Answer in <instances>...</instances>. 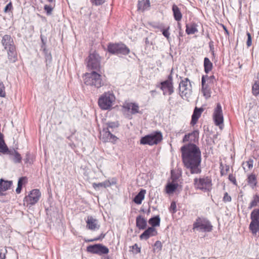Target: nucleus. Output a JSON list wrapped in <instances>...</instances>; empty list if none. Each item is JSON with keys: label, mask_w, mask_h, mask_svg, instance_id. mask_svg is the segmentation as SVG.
I'll return each instance as SVG.
<instances>
[{"label": "nucleus", "mask_w": 259, "mask_h": 259, "mask_svg": "<svg viewBox=\"0 0 259 259\" xmlns=\"http://www.w3.org/2000/svg\"><path fill=\"white\" fill-rule=\"evenodd\" d=\"M181 151L185 167L191 174H200L201 154L199 148L195 144L189 143L181 147Z\"/></svg>", "instance_id": "1"}, {"label": "nucleus", "mask_w": 259, "mask_h": 259, "mask_svg": "<svg viewBox=\"0 0 259 259\" xmlns=\"http://www.w3.org/2000/svg\"><path fill=\"white\" fill-rule=\"evenodd\" d=\"M84 83L87 85L94 86L97 89L107 85L106 76L102 75L96 71L85 74Z\"/></svg>", "instance_id": "2"}, {"label": "nucleus", "mask_w": 259, "mask_h": 259, "mask_svg": "<svg viewBox=\"0 0 259 259\" xmlns=\"http://www.w3.org/2000/svg\"><path fill=\"white\" fill-rule=\"evenodd\" d=\"M2 44L5 49L8 52V56L9 60L14 62L17 59L15 46L13 39L10 35H5L2 39Z\"/></svg>", "instance_id": "3"}, {"label": "nucleus", "mask_w": 259, "mask_h": 259, "mask_svg": "<svg viewBox=\"0 0 259 259\" xmlns=\"http://www.w3.org/2000/svg\"><path fill=\"white\" fill-rule=\"evenodd\" d=\"M115 97L112 92H105L99 98L98 103L102 110H109L115 102Z\"/></svg>", "instance_id": "4"}, {"label": "nucleus", "mask_w": 259, "mask_h": 259, "mask_svg": "<svg viewBox=\"0 0 259 259\" xmlns=\"http://www.w3.org/2000/svg\"><path fill=\"white\" fill-rule=\"evenodd\" d=\"M251 222L249 229L254 236L259 237V209H254L250 213Z\"/></svg>", "instance_id": "5"}, {"label": "nucleus", "mask_w": 259, "mask_h": 259, "mask_svg": "<svg viewBox=\"0 0 259 259\" xmlns=\"http://www.w3.org/2000/svg\"><path fill=\"white\" fill-rule=\"evenodd\" d=\"M162 140V134L160 131H155L143 137L140 139L141 145L150 146L156 145Z\"/></svg>", "instance_id": "6"}, {"label": "nucleus", "mask_w": 259, "mask_h": 259, "mask_svg": "<svg viewBox=\"0 0 259 259\" xmlns=\"http://www.w3.org/2000/svg\"><path fill=\"white\" fill-rule=\"evenodd\" d=\"M193 229L199 232H209L212 229V226L207 219L198 217L193 224Z\"/></svg>", "instance_id": "7"}, {"label": "nucleus", "mask_w": 259, "mask_h": 259, "mask_svg": "<svg viewBox=\"0 0 259 259\" xmlns=\"http://www.w3.org/2000/svg\"><path fill=\"white\" fill-rule=\"evenodd\" d=\"M108 52L113 55H126L130 52V50L123 43H109L107 46Z\"/></svg>", "instance_id": "8"}, {"label": "nucleus", "mask_w": 259, "mask_h": 259, "mask_svg": "<svg viewBox=\"0 0 259 259\" xmlns=\"http://www.w3.org/2000/svg\"><path fill=\"white\" fill-rule=\"evenodd\" d=\"M180 95L184 99L187 100L192 94V85L188 78L182 80L179 83Z\"/></svg>", "instance_id": "9"}, {"label": "nucleus", "mask_w": 259, "mask_h": 259, "mask_svg": "<svg viewBox=\"0 0 259 259\" xmlns=\"http://www.w3.org/2000/svg\"><path fill=\"white\" fill-rule=\"evenodd\" d=\"M89 69L99 71L101 68V57L96 52L90 54L87 59Z\"/></svg>", "instance_id": "10"}, {"label": "nucleus", "mask_w": 259, "mask_h": 259, "mask_svg": "<svg viewBox=\"0 0 259 259\" xmlns=\"http://www.w3.org/2000/svg\"><path fill=\"white\" fill-rule=\"evenodd\" d=\"M172 70H171V73H172ZM159 87L163 91V94L164 95H165L167 93L170 95L174 93V90L171 73L168 76L167 79L160 82Z\"/></svg>", "instance_id": "11"}, {"label": "nucleus", "mask_w": 259, "mask_h": 259, "mask_svg": "<svg viewBox=\"0 0 259 259\" xmlns=\"http://www.w3.org/2000/svg\"><path fill=\"white\" fill-rule=\"evenodd\" d=\"M87 250L89 252L99 255L107 254L109 251L108 247L100 243L89 245L87 248Z\"/></svg>", "instance_id": "12"}, {"label": "nucleus", "mask_w": 259, "mask_h": 259, "mask_svg": "<svg viewBox=\"0 0 259 259\" xmlns=\"http://www.w3.org/2000/svg\"><path fill=\"white\" fill-rule=\"evenodd\" d=\"M41 196V193L38 189H33L25 197L24 201L27 204L33 205L37 202Z\"/></svg>", "instance_id": "13"}, {"label": "nucleus", "mask_w": 259, "mask_h": 259, "mask_svg": "<svg viewBox=\"0 0 259 259\" xmlns=\"http://www.w3.org/2000/svg\"><path fill=\"white\" fill-rule=\"evenodd\" d=\"M112 132L113 131L109 130V128H104L100 133V139L104 142H115L117 138Z\"/></svg>", "instance_id": "14"}, {"label": "nucleus", "mask_w": 259, "mask_h": 259, "mask_svg": "<svg viewBox=\"0 0 259 259\" xmlns=\"http://www.w3.org/2000/svg\"><path fill=\"white\" fill-rule=\"evenodd\" d=\"M194 185L199 189L208 190L211 186V181L208 177L194 179Z\"/></svg>", "instance_id": "15"}, {"label": "nucleus", "mask_w": 259, "mask_h": 259, "mask_svg": "<svg viewBox=\"0 0 259 259\" xmlns=\"http://www.w3.org/2000/svg\"><path fill=\"white\" fill-rule=\"evenodd\" d=\"M213 119L216 125H220L223 123L224 117L223 111L222 106L219 103L217 104L216 107L214 109Z\"/></svg>", "instance_id": "16"}, {"label": "nucleus", "mask_w": 259, "mask_h": 259, "mask_svg": "<svg viewBox=\"0 0 259 259\" xmlns=\"http://www.w3.org/2000/svg\"><path fill=\"white\" fill-rule=\"evenodd\" d=\"M87 228L92 231H96L100 228V225L97 219L89 215L86 220Z\"/></svg>", "instance_id": "17"}, {"label": "nucleus", "mask_w": 259, "mask_h": 259, "mask_svg": "<svg viewBox=\"0 0 259 259\" xmlns=\"http://www.w3.org/2000/svg\"><path fill=\"white\" fill-rule=\"evenodd\" d=\"M157 234V231L156 229L153 227H148L144 232L140 236V239L147 240L150 237L156 236Z\"/></svg>", "instance_id": "18"}, {"label": "nucleus", "mask_w": 259, "mask_h": 259, "mask_svg": "<svg viewBox=\"0 0 259 259\" xmlns=\"http://www.w3.org/2000/svg\"><path fill=\"white\" fill-rule=\"evenodd\" d=\"M202 111L203 109L201 108H198L197 107L195 108L193 114L192 115V118L191 121V124L192 125H194L197 123Z\"/></svg>", "instance_id": "19"}, {"label": "nucleus", "mask_w": 259, "mask_h": 259, "mask_svg": "<svg viewBox=\"0 0 259 259\" xmlns=\"http://www.w3.org/2000/svg\"><path fill=\"white\" fill-rule=\"evenodd\" d=\"M202 91L203 95L206 98L210 97V89L208 85L205 83V76L203 75L201 78Z\"/></svg>", "instance_id": "20"}, {"label": "nucleus", "mask_w": 259, "mask_h": 259, "mask_svg": "<svg viewBox=\"0 0 259 259\" xmlns=\"http://www.w3.org/2000/svg\"><path fill=\"white\" fill-rule=\"evenodd\" d=\"M146 191L145 189H141L140 192L135 196L133 201L137 204H141L145 198Z\"/></svg>", "instance_id": "21"}, {"label": "nucleus", "mask_w": 259, "mask_h": 259, "mask_svg": "<svg viewBox=\"0 0 259 259\" xmlns=\"http://www.w3.org/2000/svg\"><path fill=\"white\" fill-rule=\"evenodd\" d=\"M115 184V182L112 181V182H110L109 180H106L104 182H103L102 183H93V187L97 190L99 189L100 187H103V188H107L111 186L112 185H114Z\"/></svg>", "instance_id": "22"}, {"label": "nucleus", "mask_w": 259, "mask_h": 259, "mask_svg": "<svg viewBox=\"0 0 259 259\" xmlns=\"http://www.w3.org/2000/svg\"><path fill=\"white\" fill-rule=\"evenodd\" d=\"M13 182L12 181H5L3 179L0 180V192L6 191L10 189Z\"/></svg>", "instance_id": "23"}, {"label": "nucleus", "mask_w": 259, "mask_h": 259, "mask_svg": "<svg viewBox=\"0 0 259 259\" xmlns=\"http://www.w3.org/2000/svg\"><path fill=\"white\" fill-rule=\"evenodd\" d=\"M186 32L188 35L193 34L198 32L197 25L195 23L186 24Z\"/></svg>", "instance_id": "24"}, {"label": "nucleus", "mask_w": 259, "mask_h": 259, "mask_svg": "<svg viewBox=\"0 0 259 259\" xmlns=\"http://www.w3.org/2000/svg\"><path fill=\"white\" fill-rule=\"evenodd\" d=\"M136 226L140 230H144L147 226L146 220L141 215L136 218Z\"/></svg>", "instance_id": "25"}, {"label": "nucleus", "mask_w": 259, "mask_h": 259, "mask_svg": "<svg viewBox=\"0 0 259 259\" xmlns=\"http://www.w3.org/2000/svg\"><path fill=\"white\" fill-rule=\"evenodd\" d=\"M172 11L175 19L178 22L180 21L182 18V14L180 9L176 5L174 4L172 7Z\"/></svg>", "instance_id": "26"}, {"label": "nucleus", "mask_w": 259, "mask_h": 259, "mask_svg": "<svg viewBox=\"0 0 259 259\" xmlns=\"http://www.w3.org/2000/svg\"><path fill=\"white\" fill-rule=\"evenodd\" d=\"M150 6L149 0H142L139 1L138 4V10L142 12L147 10Z\"/></svg>", "instance_id": "27"}, {"label": "nucleus", "mask_w": 259, "mask_h": 259, "mask_svg": "<svg viewBox=\"0 0 259 259\" xmlns=\"http://www.w3.org/2000/svg\"><path fill=\"white\" fill-rule=\"evenodd\" d=\"M43 45L41 46V49H43L44 53L45 56V59L46 62V66H48L52 61V56L50 53L48 52V51L46 49L45 46V43L43 39L41 38Z\"/></svg>", "instance_id": "28"}, {"label": "nucleus", "mask_w": 259, "mask_h": 259, "mask_svg": "<svg viewBox=\"0 0 259 259\" xmlns=\"http://www.w3.org/2000/svg\"><path fill=\"white\" fill-rule=\"evenodd\" d=\"M160 218L159 215H156L150 218L149 221V224L151 226V227L155 228L160 225Z\"/></svg>", "instance_id": "29"}, {"label": "nucleus", "mask_w": 259, "mask_h": 259, "mask_svg": "<svg viewBox=\"0 0 259 259\" xmlns=\"http://www.w3.org/2000/svg\"><path fill=\"white\" fill-rule=\"evenodd\" d=\"M178 184L177 183H169L166 186V191L168 194L172 193L177 189Z\"/></svg>", "instance_id": "30"}, {"label": "nucleus", "mask_w": 259, "mask_h": 259, "mask_svg": "<svg viewBox=\"0 0 259 259\" xmlns=\"http://www.w3.org/2000/svg\"><path fill=\"white\" fill-rule=\"evenodd\" d=\"M154 27L159 29L160 31L162 32L163 36L166 38L167 40L169 42L170 41V33L169 32V26H168L166 28H164L163 27H162V26H156Z\"/></svg>", "instance_id": "31"}, {"label": "nucleus", "mask_w": 259, "mask_h": 259, "mask_svg": "<svg viewBox=\"0 0 259 259\" xmlns=\"http://www.w3.org/2000/svg\"><path fill=\"white\" fill-rule=\"evenodd\" d=\"M204 71L206 73H208L210 72L212 68V63L207 57H205L204 59Z\"/></svg>", "instance_id": "32"}, {"label": "nucleus", "mask_w": 259, "mask_h": 259, "mask_svg": "<svg viewBox=\"0 0 259 259\" xmlns=\"http://www.w3.org/2000/svg\"><path fill=\"white\" fill-rule=\"evenodd\" d=\"M189 134L190 142L191 143H193V144H194V143L198 141L199 132L198 130H195L193 132Z\"/></svg>", "instance_id": "33"}, {"label": "nucleus", "mask_w": 259, "mask_h": 259, "mask_svg": "<svg viewBox=\"0 0 259 259\" xmlns=\"http://www.w3.org/2000/svg\"><path fill=\"white\" fill-rule=\"evenodd\" d=\"M258 203H259V195L255 194L253 196V199L250 202L248 209H251L252 207L256 206Z\"/></svg>", "instance_id": "34"}, {"label": "nucleus", "mask_w": 259, "mask_h": 259, "mask_svg": "<svg viewBox=\"0 0 259 259\" xmlns=\"http://www.w3.org/2000/svg\"><path fill=\"white\" fill-rule=\"evenodd\" d=\"M252 92L253 95L255 96L259 95V80L254 81L252 87Z\"/></svg>", "instance_id": "35"}, {"label": "nucleus", "mask_w": 259, "mask_h": 259, "mask_svg": "<svg viewBox=\"0 0 259 259\" xmlns=\"http://www.w3.org/2000/svg\"><path fill=\"white\" fill-rule=\"evenodd\" d=\"M247 182L248 184L251 185L253 187L255 186L257 183L255 176L253 174L249 175L247 178Z\"/></svg>", "instance_id": "36"}, {"label": "nucleus", "mask_w": 259, "mask_h": 259, "mask_svg": "<svg viewBox=\"0 0 259 259\" xmlns=\"http://www.w3.org/2000/svg\"><path fill=\"white\" fill-rule=\"evenodd\" d=\"M139 112V107L138 104L133 103L131 107V113L132 114H135Z\"/></svg>", "instance_id": "37"}, {"label": "nucleus", "mask_w": 259, "mask_h": 259, "mask_svg": "<svg viewBox=\"0 0 259 259\" xmlns=\"http://www.w3.org/2000/svg\"><path fill=\"white\" fill-rule=\"evenodd\" d=\"M107 127L109 128L110 130H113L114 128H117L119 126V123L117 121L116 122H110L107 123Z\"/></svg>", "instance_id": "38"}, {"label": "nucleus", "mask_w": 259, "mask_h": 259, "mask_svg": "<svg viewBox=\"0 0 259 259\" xmlns=\"http://www.w3.org/2000/svg\"><path fill=\"white\" fill-rule=\"evenodd\" d=\"M22 157L21 155L17 152L14 156L13 161L15 163H20L21 162Z\"/></svg>", "instance_id": "39"}, {"label": "nucleus", "mask_w": 259, "mask_h": 259, "mask_svg": "<svg viewBox=\"0 0 259 259\" xmlns=\"http://www.w3.org/2000/svg\"><path fill=\"white\" fill-rule=\"evenodd\" d=\"M243 168L244 169H246V167H247L248 169H250L253 166V160H249L248 161L246 162L243 164Z\"/></svg>", "instance_id": "40"}, {"label": "nucleus", "mask_w": 259, "mask_h": 259, "mask_svg": "<svg viewBox=\"0 0 259 259\" xmlns=\"http://www.w3.org/2000/svg\"><path fill=\"white\" fill-rule=\"evenodd\" d=\"M53 7L51 5H46L44 6V10L46 11L47 14L50 15L52 14L53 11Z\"/></svg>", "instance_id": "41"}, {"label": "nucleus", "mask_w": 259, "mask_h": 259, "mask_svg": "<svg viewBox=\"0 0 259 259\" xmlns=\"http://www.w3.org/2000/svg\"><path fill=\"white\" fill-rule=\"evenodd\" d=\"M169 211L172 213H174L177 211V205L175 201H172L169 207Z\"/></svg>", "instance_id": "42"}, {"label": "nucleus", "mask_w": 259, "mask_h": 259, "mask_svg": "<svg viewBox=\"0 0 259 259\" xmlns=\"http://www.w3.org/2000/svg\"><path fill=\"white\" fill-rule=\"evenodd\" d=\"M5 95L4 84L2 82L0 81V97H4Z\"/></svg>", "instance_id": "43"}, {"label": "nucleus", "mask_w": 259, "mask_h": 259, "mask_svg": "<svg viewBox=\"0 0 259 259\" xmlns=\"http://www.w3.org/2000/svg\"><path fill=\"white\" fill-rule=\"evenodd\" d=\"M246 35L247 36V40L246 41V45L248 47H250L252 45V38L251 35L249 32H247Z\"/></svg>", "instance_id": "44"}, {"label": "nucleus", "mask_w": 259, "mask_h": 259, "mask_svg": "<svg viewBox=\"0 0 259 259\" xmlns=\"http://www.w3.org/2000/svg\"><path fill=\"white\" fill-rule=\"evenodd\" d=\"M17 151L16 150H15L14 149L9 150L8 148V150L6 152H2V153L4 154L8 153L10 155L14 156L17 153Z\"/></svg>", "instance_id": "45"}, {"label": "nucleus", "mask_w": 259, "mask_h": 259, "mask_svg": "<svg viewBox=\"0 0 259 259\" xmlns=\"http://www.w3.org/2000/svg\"><path fill=\"white\" fill-rule=\"evenodd\" d=\"M132 249L133 250L134 252L136 254L140 253L141 251V248L138 247L137 244H135L134 245H133Z\"/></svg>", "instance_id": "46"}, {"label": "nucleus", "mask_w": 259, "mask_h": 259, "mask_svg": "<svg viewBox=\"0 0 259 259\" xmlns=\"http://www.w3.org/2000/svg\"><path fill=\"white\" fill-rule=\"evenodd\" d=\"M26 180H27L26 178L25 177H21L18 180V184L17 185H20V186L22 187L23 185L26 182Z\"/></svg>", "instance_id": "47"}, {"label": "nucleus", "mask_w": 259, "mask_h": 259, "mask_svg": "<svg viewBox=\"0 0 259 259\" xmlns=\"http://www.w3.org/2000/svg\"><path fill=\"white\" fill-rule=\"evenodd\" d=\"M171 179L172 180V182L174 183H177V181L179 179V176L175 174L172 170L171 171Z\"/></svg>", "instance_id": "48"}, {"label": "nucleus", "mask_w": 259, "mask_h": 259, "mask_svg": "<svg viewBox=\"0 0 259 259\" xmlns=\"http://www.w3.org/2000/svg\"><path fill=\"white\" fill-rule=\"evenodd\" d=\"M231 199H232L231 197L228 195L227 192H226L224 194V196L223 197V201L225 202H230L231 201Z\"/></svg>", "instance_id": "49"}, {"label": "nucleus", "mask_w": 259, "mask_h": 259, "mask_svg": "<svg viewBox=\"0 0 259 259\" xmlns=\"http://www.w3.org/2000/svg\"><path fill=\"white\" fill-rule=\"evenodd\" d=\"M12 9V3L10 2L9 4H8L5 7L4 9V12L5 13H7L11 10Z\"/></svg>", "instance_id": "50"}, {"label": "nucleus", "mask_w": 259, "mask_h": 259, "mask_svg": "<svg viewBox=\"0 0 259 259\" xmlns=\"http://www.w3.org/2000/svg\"><path fill=\"white\" fill-rule=\"evenodd\" d=\"M132 104H133V103H125L123 105V108L128 111L130 110H131V107L132 106Z\"/></svg>", "instance_id": "51"}, {"label": "nucleus", "mask_w": 259, "mask_h": 259, "mask_svg": "<svg viewBox=\"0 0 259 259\" xmlns=\"http://www.w3.org/2000/svg\"><path fill=\"white\" fill-rule=\"evenodd\" d=\"M105 0H92V3L96 6L101 5L103 4Z\"/></svg>", "instance_id": "52"}, {"label": "nucleus", "mask_w": 259, "mask_h": 259, "mask_svg": "<svg viewBox=\"0 0 259 259\" xmlns=\"http://www.w3.org/2000/svg\"><path fill=\"white\" fill-rule=\"evenodd\" d=\"M229 180L232 182L234 184L236 185V181L235 177L232 174H230L229 176Z\"/></svg>", "instance_id": "53"}, {"label": "nucleus", "mask_w": 259, "mask_h": 259, "mask_svg": "<svg viewBox=\"0 0 259 259\" xmlns=\"http://www.w3.org/2000/svg\"><path fill=\"white\" fill-rule=\"evenodd\" d=\"M154 246L161 250L162 248L161 242L160 241H156L154 243Z\"/></svg>", "instance_id": "54"}, {"label": "nucleus", "mask_w": 259, "mask_h": 259, "mask_svg": "<svg viewBox=\"0 0 259 259\" xmlns=\"http://www.w3.org/2000/svg\"><path fill=\"white\" fill-rule=\"evenodd\" d=\"M205 76V79H207L210 82L213 83L214 80H215L214 76L213 75H211L210 76H208V75H204Z\"/></svg>", "instance_id": "55"}, {"label": "nucleus", "mask_w": 259, "mask_h": 259, "mask_svg": "<svg viewBox=\"0 0 259 259\" xmlns=\"http://www.w3.org/2000/svg\"><path fill=\"white\" fill-rule=\"evenodd\" d=\"M105 234L102 233L99 237L95 238L93 239H92V240H91V241H95L101 240V239H103L105 237Z\"/></svg>", "instance_id": "56"}, {"label": "nucleus", "mask_w": 259, "mask_h": 259, "mask_svg": "<svg viewBox=\"0 0 259 259\" xmlns=\"http://www.w3.org/2000/svg\"><path fill=\"white\" fill-rule=\"evenodd\" d=\"M190 141V134L185 135L183 139V142L185 143L186 142Z\"/></svg>", "instance_id": "57"}, {"label": "nucleus", "mask_w": 259, "mask_h": 259, "mask_svg": "<svg viewBox=\"0 0 259 259\" xmlns=\"http://www.w3.org/2000/svg\"><path fill=\"white\" fill-rule=\"evenodd\" d=\"M22 187L19 185H17V187L16 189V192L17 194L20 193L21 190H22Z\"/></svg>", "instance_id": "58"}, {"label": "nucleus", "mask_w": 259, "mask_h": 259, "mask_svg": "<svg viewBox=\"0 0 259 259\" xmlns=\"http://www.w3.org/2000/svg\"><path fill=\"white\" fill-rule=\"evenodd\" d=\"M229 170V166H226V172H225V171H223V170H221V174H222V175H226V173L227 172V171Z\"/></svg>", "instance_id": "59"}, {"label": "nucleus", "mask_w": 259, "mask_h": 259, "mask_svg": "<svg viewBox=\"0 0 259 259\" xmlns=\"http://www.w3.org/2000/svg\"><path fill=\"white\" fill-rule=\"evenodd\" d=\"M26 158L24 159V160H25V162L26 163H27V162H28V161H29V153H27V154H26Z\"/></svg>", "instance_id": "60"}, {"label": "nucleus", "mask_w": 259, "mask_h": 259, "mask_svg": "<svg viewBox=\"0 0 259 259\" xmlns=\"http://www.w3.org/2000/svg\"><path fill=\"white\" fill-rule=\"evenodd\" d=\"M183 32L182 30H180L179 33V37H183ZM179 39L180 40V38H179Z\"/></svg>", "instance_id": "61"}, {"label": "nucleus", "mask_w": 259, "mask_h": 259, "mask_svg": "<svg viewBox=\"0 0 259 259\" xmlns=\"http://www.w3.org/2000/svg\"><path fill=\"white\" fill-rule=\"evenodd\" d=\"M178 28H179L180 30H182V28H181V24L180 23L178 22Z\"/></svg>", "instance_id": "62"}, {"label": "nucleus", "mask_w": 259, "mask_h": 259, "mask_svg": "<svg viewBox=\"0 0 259 259\" xmlns=\"http://www.w3.org/2000/svg\"><path fill=\"white\" fill-rule=\"evenodd\" d=\"M0 259H5V254L2 253V256H0Z\"/></svg>", "instance_id": "63"}, {"label": "nucleus", "mask_w": 259, "mask_h": 259, "mask_svg": "<svg viewBox=\"0 0 259 259\" xmlns=\"http://www.w3.org/2000/svg\"><path fill=\"white\" fill-rule=\"evenodd\" d=\"M104 259H112V258L107 255V256H105L104 257Z\"/></svg>", "instance_id": "64"}]
</instances>
